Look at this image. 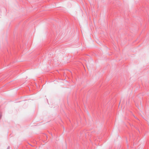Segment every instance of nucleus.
I'll return each mask as SVG.
<instances>
[{"label":"nucleus","instance_id":"obj_1","mask_svg":"<svg viewBox=\"0 0 149 149\" xmlns=\"http://www.w3.org/2000/svg\"><path fill=\"white\" fill-rule=\"evenodd\" d=\"M2 117V115L0 113V119L1 118V117Z\"/></svg>","mask_w":149,"mask_h":149},{"label":"nucleus","instance_id":"obj_2","mask_svg":"<svg viewBox=\"0 0 149 149\" xmlns=\"http://www.w3.org/2000/svg\"><path fill=\"white\" fill-rule=\"evenodd\" d=\"M9 147H8V148L7 149H9Z\"/></svg>","mask_w":149,"mask_h":149}]
</instances>
